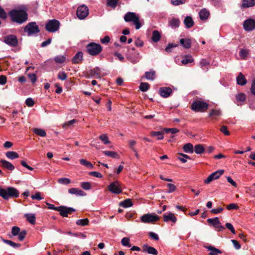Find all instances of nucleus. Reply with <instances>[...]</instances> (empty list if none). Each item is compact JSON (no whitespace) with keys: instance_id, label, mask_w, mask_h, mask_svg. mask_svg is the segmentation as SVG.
Listing matches in <instances>:
<instances>
[{"instance_id":"obj_1","label":"nucleus","mask_w":255,"mask_h":255,"mask_svg":"<svg viewBox=\"0 0 255 255\" xmlns=\"http://www.w3.org/2000/svg\"><path fill=\"white\" fill-rule=\"evenodd\" d=\"M9 15L12 21L22 24L28 19V14L23 9H12L9 12Z\"/></svg>"},{"instance_id":"obj_2","label":"nucleus","mask_w":255,"mask_h":255,"mask_svg":"<svg viewBox=\"0 0 255 255\" xmlns=\"http://www.w3.org/2000/svg\"><path fill=\"white\" fill-rule=\"evenodd\" d=\"M19 193L15 188L8 187L3 189L0 187V196L4 200H8L10 198H17Z\"/></svg>"},{"instance_id":"obj_3","label":"nucleus","mask_w":255,"mask_h":255,"mask_svg":"<svg viewBox=\"0 0 255 255\" xmlns=\"http://www.w3.org/2000/svg\"><path fill=\"white\" fill-rule=\"evenodd\" d=\"M124 20L126 22H132L136 29H139L141 26L139 17L135 12H128L126 13L124 16Z\"/></svg>"},{"instance_id":"obj_4","label":"nucleus","mask_w":255,"mask_h":255,"mask_svg":"<svg viewBox=\"0 0 255 255\" xmlns=\"http://www.w3.org/2000/svg\"><path fill=\"white\" fill-rule=\"evenodd\" d=\"M209 104L201 100L194 101L191 106V109L195 112H205L208 108Z\"/></svg>"},{"instance_id":"obj_5","label":"nucleus","mask_w":255,"mask_h":255,"mask_svg":"<svg viewBox=\"0 0 255 255\" xmlns=\"http://www.w3.org/2000/svg\"><path fill=\"white\" fill-rule=\"evenodd\" d=\"M86 50L90 55L96 56L101 52L102 47L99 44L91 42L87 45Z\"/></svg>"},{"instance_id":"obj_6","label":"nucleus","mask_w":255,"mask_h":255,"mask_svg":"<svg viewBox=\"0 0 255 255\" xmlns=\"http://www.w3.org/2000/svg\"><path fill=\"white\" fill-rule=\"evenodd\" d=\"M126 58L133 64L137 63L141 58L139 53L133 47L128 49Z\"/></svg>"},{"instance_id":"obj_7","label":"nucleus","mask_w":255,"mask_h":255,"mask_svg":"<svg viewBox=\"0 0 255 255\" xmlns=\"http://www.w3.org/2000/svg\"><path fill=\"white\" fill-rule=\"evenodd\" d=\"M24 31L27 33L28 36H31L38 33L39 28L35 22H31L25 26Z\"/></svg>"},{"instance_id":"obj_8","label":"nucleus","mask_w":255,"mask_h":255,"mask_svg":"<svg viewBox=\"0 0 255 255\" xmlns=\"http://www.w3.org/2000/svg\"><path fill=\"white\" fill-rule=\"evenodd\" d=\"M60 22L56 19L49 20L45 25V29L50 32H54L59 28Z\"/></svg>"},{"instance_id":"obj_9","label":"nucleus","mask_w":255,"mask_h":255,"mask_svg":"<svg viewBox=\"0 0 255 255\" xmlns=\"http://www.w3.org/2000/svg\"><path fill=\"white\" fill-rule=\"evenodd\" d=\"M141 221L144 223H153L159 220L158 216L154 214H146L140 217Z\"/></svg>"},{"instance_id":"obj_10","label":"nucleus","mask_w":255,"mask_h":255,"mask_svg":"<svg viewBox=\"0 0 255 255\" xmlns=\"http://www.w3.org/2000/svg\"><path fill=\"white\" fill-rule=\"evenodd\" d=\"M89 14V8L88 7L83 4L79 6L76 11V15L80 19H85Z\"/></svg>"},{"instance_id":"obj_11","label":"nucleus","mask_w":255,"mask_h":255,"mask_svg":"<svg viewBox=\"0 0 255 255\" xmlns=\"http://www.w3.org/2000/svg\"><path fill=\"white\" fill-rule=\"evenodd\" d=\"M3 42L7 45L15 47L18 44V40L16 36L12 34L7 35L4 37Z\"/></svg>"},{"instance_id":"obj_12","label":"nucleus","mask_w":255,"mask_h":255,"mask_svg":"<svg viewBox=\"0 0 255 255\" xmlns=\"http://www.w3.org/2000/svg\"><path fill=\"white\" fill-rule=\"evenodd\" d=\"M109 190L112 193L118 194L122 192L121 186L118 181L111 183L108 186Z\"/></svg>"},{"instance_id":"obj_13","label":"nucleus","mask_w":255,"mask_h":255,"mask_svg":"<svg viewBox=\"0 0 255 255\" xmlns=\"http://www.w3.org/2000/svg\"><path fill=\"white\" fill-rule=\"evenodd\" d=\"M58 212L59 214L64 217H68V214H71L73 212L75 211V210L71 207H67L64 206H60L58 207Z\"/></svg>"},{"instance_id":"obj_14","label":"nucleus","mask_w":255,"mask_h":255,"mask_svg":"<svg viewBox=\"0 0 255 255\" xmlns=\"http://www.w3.org/2000/svg\"><path fill=\"white\" fill-rule=\"evenodd\" d=\"M224 170H217L211 173L207 178L204 180V183L206 184H209L212 181L219 178V177L224 174Z\"/></svg>"},{"instance_id":"obj_15","label":"nucleus","mask_w":255,"mask_h":255,"mask_svg":"<svg viewBox=\"0 0 255 255\" xmlns=\"http://www.w3.org/2000/svg\"><path fill=\"white\" fill-rule=\"evenodd\" d=\"M243 26L246 31H252L255 29V20L249 18L244 22Z\"/></svg>"},{"instance_id":"obj_16","label":"nucleus","mask_w":255,"mask_h":255,"mask_svg":"<svg viewBox=\"0 0 255 255\" xmlns=\"http://www.w3.org/2000/svg\"><path fill=\"white\" fill-rule=\"evenodd\" d=\"M209 223L212 224L215 228H218L219 231L225 230V227L221 225V222L218 217L214 218H209L207 220Z\"/></svg>"},{"instance_id":"obj_17","label":"nucleus","mask_w":255,"mask_h":255,"mask_svg":"<svg viewBox=\"0 0 255 255\" xmlns=\"http://www.w3.org/2000/svg\"><path fill=\"white\" fill-rule=\"evenodd\" d=\"M172 92V89L170 87H163L159 88L158 93L161 97L166 98L171 95Z\"/></svg>"},{"instance_id":"obj_18","label":"nucleus","mask_w":255,"mask_h":255,"mask_svg":"<svg viewBox=\"0 0 255 255\" xmlns=\"http://www.w3.org/2000/svg\"><path fill=\"white\" fill-rule=\"evenodd\" d=\"M163 221L165 222H171L173 223H175L177 221V218L174 214L171 212H168L165 213L163 215Z\"/></svg>"},{"instance_id":"obj_19","label":"nucleus","mask_w":255,"mask_h":255,"mask_svg":"<svg viewBox=\"0 0 255 255\" xmlns=\"http://www.w3.org/2000/svg\"><path fill=\"white\" fill-rule=\"evenodd\" d=\"M142 252L152 255H157L158 252L154 248L145 245L143 246Z\"/></svg>"},{"instance_id":"obj_20","label":"nucleus","mask_w":255,"mask_h":255,"mask_svg":"<svg viewBox=\"0 0 255 255\" xmlns=\"http://www.w3.org/2000/svg\"><path fill=\"white\" fill-rule=\"evenodd\" d=\"M68 192L71 194H74L80 196H84L86 195V193L83 191L77 188L69 189Z\"/></svg>"},{"instance_id":"obj_21","label":"nucleus","mask_w":255,"mask_h":255,"mask_svg":"<svg viewBox=\"0 0 255 255\" xmlns=\"http://www.w3.org/2000/svg\"><path fill=\"white\" fill-rule=\"evenodd\" d=\"M0 163L3 168H5L9 170L12 171L14 169V165H13L10 162L7 160L1 159L0 160Z\"/></svg>"},{"instance_id":"obj_22","label":"nucleus","mask_w":255,"mask_h":255,"mask_svg":"<svg viewBox=\"0 0 255 255\" xmlns=\"http://www.w3.org/2000/svg\"><path fill=\"white\" fill-rule=\"evenodd\" d=\"M199 14L200 18L202 20H206L208 18L210 15V12L206 8H203L199 11Z\"/></svg>"},{"instance_id":"obj_23","label":"nucleus","mask_w":255,"mask_h":255,"mask_svg":"<svg viewBox=\"0 0 255 255\" xmlns=\"http://www.w3.org/2000/svg\"><path fill=\"white\" fill-rule=\"evenodd\" d=\"M83 60V53L81 51L78 52L72 58V62L74 64H78Z\"/></svg>"},{"instance_id":"obj_24","label":"nucleus","mask_w":255,"mask_h":255,"mask_svg":"<svg viewBox=\"0 0 255 255\" xmlns=\"http://www.w3.org/2000/svg\"><path fill=\"white\" fill-rule=\"evenodd\" d=\"M237 82L238 84L241 86H244L246 84L247 82V80L242 73H240L237 77Z\"/></svg>"},{"instance_id":"obj_25","label":"nucleus","mask_w":255,"mask_h":255,"mask_svg":"<svg viewBox=\"0 0 255 255\" xmlns=\"http://www.w3.org/2000/svg\"><path fill=\"white\" fill-rule=\"evenodd\" d=\"M184 23L187 28H190L194 25V21L191 16H186L184 20Z\"/></svg>"},{"instance_id":"obj_26","label":"nucleus","mask_w":255,"mask_h":255,"mask_svg":"<svg viewBox=\"0 0 255 255\" xmlns=\"http://www.w3.org/2000/svg\"><path fill=\"white\" fill-rule=\"evenodd\" d=\"M180 43L181 45L186 49H188L190 48L191 46V41L190 39H180Z\"/></svg>"},{"instance_id":"obj_27","label":"nucleus","mask_w":255,"mask_h":255,"mask_svg":"<svg viewBox=\"0 0 255 255\" xmlns=\"http://www.w3.org/2000/svg\"><path fill=\"white\" fill-rule=\"evenodd\" d=\"M205 248L211 251L209 255H218V254H222L221 251L213 246H206Z\"/></svg>"},{"instance_id":"obj_28","label":"nucleus","mask_w":255,"mask_h":255,"mask_svg":"<svg viewBox=\"0 0 255 255\" xmlns=\"http://www.w3.org/2000/svg\"><path fill=\"white\" fill-rule=\"evenodd\" d=\"M5 156L9 159H15L19 157L18 154L15 151H8L5 153Z\"/></svg>"},{"instance_id":"obj_29","label":"nucleus","mask_w":255,"mask_h":255,"mask_svg":"<svg viewBox=\"0 0 255 255\" xmlns=\"http://www.w3.org/2000/svg\"><path fill=\"white\" fill-rule=\"evenodd\" d=\"M180 22L178 18H173L169 21V25L172 28H176L179 26Z\"/></svg>"},{"instance_id":"obj_30","label":"nucleus","mask_w":255,"mask_h":255,"mask_svg":"<svg viewBox=\"0 0 255 255\" xmlns=\"http://www.w3.org/2000/svg\"><path fill=\"white\" fill-rule=\"evenodd\" d=\"M119 205L124 208L130 207L133 205L132 201L130 199H127L119 203Z\"/></svg>"},{"instance_id":"obj_31","label":"nucleus","mask_w":255,"mask_h":255,"mask_svg":"<svg viewBox=\"0 0 255 255\" xmlns=\"http://www.w3.org/2000/svg\"><path fill=\"white\" fill-rule=\"evenodd\" d=\"M183 149L184 152L186 153H192L194 152L193 145L190 143L185 144L183 146Z\"/></svg>"},{"instance_id":"obj_32","label":"nucleus","mask_w":255,"mask_h":255,"mask_svg":"<svg viewBox=\"0 0 255 255\" xmlns=\"http://www.w3.org/2000/svg\"><path fill=\"white\" fill-rule=\"evenodd\" d=\"M24 217L26 218L27 221L32 225L35 223L36 218L35 215L33 214H25Z\"/></svg>"},{"instance_id":"obj_33","label":"nucleus","mask_w":255,"mask_h":255,"mask_svg":"<svg viewBox=\"0 0 255 255\" xmlns=\"http://www.w3.org/2000/svg\"><path fill=\"white\" fill-rule=\"evenodd\" d=\"M255 5V0H243L242 6L243 7H250Z\"/></svg>"},{"instance_id":"obj_34","label":"nucleus","mask_w":255,"mask_h":255,"mask_svg":"<svg viewBox=\"0 0 255 255\" xmlns=\"http://www.w3.org/2000/svg\"><path fill=\"white\" fill-rule=\"evenodd\" d=\"M210 62L206 59H202L200 62V65L203 70L207 71Z\"/></svg>"},{"instance_id":"obj_35","label":"nucleus","mask_w":255,"mask_h":255,"mask_svg":"<svg viewBox=\"0 0 255 255\" xmlns=\"http://www.w3.org/2000/svg\"><path fill=\"white\" fill-rule=\"evenodd\" d=\"M161 38V35L159 32L157 30H154L152 34V40L154 42H157L160 40Z\"/></svg>"},{"instance_id":"obj_36","label":"nucleus","mask_w":255,"mask_h":255,"mask_svg":"<svg viewBox=\"0 0 255 255\" xmlns=\"http://www.w3.org/2000/svg\"><path fill=\"white\" fill-rule=\"evenodd\" d=\"M194 151L196 154H202L205 151V148L202 144L196 145L194 148Z\"/></svg>"},{"instance_id":"obj_37","label":"nucleus","mask_w":255,"mask_h":255,"mask_svg":"<svg viewBox=\"0 0 255 255\" xmlns=\"http://www.w3.org/2000/svg\"><path fill=\"white\" fill-rule=\"evenodd\" d=\"M155 72L153 70H150L145 73V77L147 80H153L155 79Z\"/></svg>"},{"instance_id":"obj_38","label":"nucleus","mask_w":255,"mask_h":255,"mask_svg":"<svg viewBox=\"0 0 255 255\" xmlns=\"http://www.w3.org/2000/svg\"><path fill=\"white\" fill-rule=\"evenodd\" d=\"M33 131L37 135L45 137L46 135L45 131L41 128H34L33 129Z\"/></svg>"},{"instance_id":"obj_39","label":"nucleus","mask_w":255,"mask_h":255,"mask_svg":"<svg viewBox=\"0 0 255 255\" xmlns=\"http://www.w3.org/2000/svg\"><path fill=\"white\" fill-rule=\"evenodd\" d=\"M103 153L106 156L111 157L114 158H119V154L117 152L113 151H104Z\"/></svg>"},{"instance_id":"obj_40","label":"nucleus","mask_w":255,"mask_h":255,"mask_svg":"<svg viewBox=\"0 0 255 255\" xmlns=\"http://www.w3.org/2000/svg\"><path fill=\"white\" fill-rule=\"evenodd\" d=\"M2 241L4 243L7 244V245L10 246L11 247L14 248H18L21 247V245L19 244L15 243L10 240H7L5 239H2Z\"/></svg>"},{"instance_id":"obj_41","label":"nucleus","mask_w":255,"mask_h":255,"mask_svg":"<svg viewBox=\"0 0 255 255\" xmlns=\"http://www.w3.org/2000/svg\"><path fill=\"white\" fill-rule=\"evenodd\" d=\"M89 221L87 218L79 219L76 221V224L78 226H85L89 224Z\"/></svg>"},{"instance_id":"obj_42","label":"nucleus","mask_w":255,"mask_h":255,"mask_svg":"<svg viewBox=\"0 0 255 255\" xmlns=\"http://www.w3.org/2000/svg\"><path fill=\"white\" fill-rule=\"evenodd\" d=\"M221 114L220 111L218 110H212L209 114L210 117H213L216 118V117H219Z\"/></svg>"},{"instance_id":"obj_43","label":"nucleus","mask_w":255,"mask_h":255,"mask_svg":"<svg viewBox=\"0 0 255 255\" xmlns=\"http://www.w3.org/2000/svg\"><path fill=\"white\" fill-rule=\"evenodd\" d=\"M249 54V50L246 49H242L240 51V56L242 59H246Z\"/></svg>"},{"instance_id":"obj_44","label":"nucleus","mask_w":255,"mask_h":255,"mask_svg":"<svg viewBox=\"0 0 255 255\" xmlns=\"http://www.w3.org/2000/svg\"><path fill=\"white\" fill-rule=\"evenodd\" d=\"M150 87V85L148 83L142 82L140 83L139 86V89L142 92H146L147 91Z\"/></svg>"},{"instance_id":"obj_45","label":"nucleus","mask_w":255,"mask_h":255,"mask_svg":"<svg viewBox=\"0 0 255 255\" xmlns=\"http://www.w3.org/2000/svg\"><path fill=\"white\" fill-rule=\"evenodd\" d=\"M151 135L152 136H157V139L160 140L164 138L163 132L162 131H152Z\"/></svg>"},{"instance_id":"obj_46","label":"nucleus","mask_w":255,"mask_h":255,"mask_svg":"<svg viewBox=\"0 0 255 255\" xmlns=\"http://www.w3.org/2000/svg\"><path fill=\"white\" fill-rule=\"evenodd\" d=\"M80 163L81 164L88 167L89 168H93V164L89 161L86 160L84 159H81L80 160Z\"/></svg>"},{"instance_id":"obj_47","label":"nucleus","mask_w":255,"mask_h":255,"mask_svg":"<svg viewBox=\"0 0 255 255\" xmlns=\"http://www.w3.org/2000/svg\"><path fill=\"white\" fill-rule=\"evenodd\" d=\"M194 61L193 59L191 56H185L182 60L181 62L183 65H186Z\"/></svg>"},{"instance_id":"obj_48","label":"nucleus","mask_w":255,"mask_h":255,"mask_svg":"<svg viewBox=\"0 0 255 255\" xmlns=\"http://www.w3.org/2000/svg\"><path fill=\"white\" fill-rule=\"evenodd\" d=\"M99 139L105 144L110 143L107 134H102L99 136Z\"/></svg>"},{"instance_id":"obj_49","label":"nucleus","mask_w":255,"mask_h":255,"mask_svg":"<svg viewBox=\"0 0 255 255\" xmlns=\"http://www.w3.org/2000/svg\"><path fill=\"white\" fill-rule=\"evenodd\" d=\"M179 155L180 156L178 157V159L182 163H186L187 162V159H190V156L185 154L180 153Z\"/></svg>"},{"instance_id":"obj_50","label":"nucleus","mask_w":255,"mask_h":255,"mask_svg":"<svg viewBox=\"0 0 255 255\" xmlns=\"http://www.w3.org/2000/svg\"><path fill=\"white\" fill-rule=\"evenodd\" d=\"M236 98L239 102H244L246 99V96L244 93H240L236 95Z\"/></svg>"},{"instance_id":"obj_51","label":"nucleus","mask_w":255,"mask_h":255,"mask_svg":"<svg viewBox=\"0 0 255 255\" xmlns=\"http://www.w3.org/2000/svg\"><path fill=\"white\" fill-rule=\"evenodd\" d=\"M118 1L119 0H107V4L114 8L117 6Z\"/></svg>"},{"instance_id":"obj_52","label":"nucleus","mask_w":255,"mask_h":255,"mask_svg":"<svg viewBox=\"0 0 255 255\" xmlns=\"http://www.w3.org/2000/svg\"><path fill=\"white\" fill-rule=\"evenodd\" d=\"M58 182L60 184L67 185L70 183L71 180L67 178H61L58 179Z\"/></svg>"},{"instance_id":"obj_53","label":"nucleus","mask_w":255,"mask_h":255,"mask_svg":"<svg viewBox=\"0 0 255 255\" xmlns=\"http://www.w3.org/2000/svg\"><path fill=\"white\" fill-rule=\"evenodd\" d=\"M65 61V57L63 55H58L55 57V61L57 63H62Z\"/></svg>"},{"instance_id":"obj_54","label":"nucleus","mask_w":255,"mask_h":255,"mask_svg":"<svg viewBox=\"0 0 255 255\" xmlns=\"http://www.w3.org/2000/svg\"><path fill=\"white\" fill-rule=\"evenodd\" d=\"M81 187L84 190H90L91 188V183L89 182H83L81 183Z\"/></svg>"},{"instance_id":"obj_55","label":"nucleus","mask_w":255,"mask_h":255,"mask_svg":"<svg viewBox=\"0 0 255 255\" xmlns=\"http://www.w3.org/2000/svg\"><path fill=\"white\" fill-rule=\"evenodd\" d=\"M7 15L4 9L0 6V18L2 19H6L7 18Z\"/></svg>"},{"instance_id":"obj_56","label":"nucleus","mask_w":255,"mask_h":255,"mask_svg":"<svg viewBox=\"0 0 255 255\" xmlns=\"http://www.w3.org/2000/svg\"><path fill=\"white\" fill-rule=\"evenodd\" d=\"M121 243L123 246L130 247L131 245L129 244V239L127 237H125L122 239Z\"/></svg>"},{"instance_id":"obj_57","label":"nucleus","mask_w":255,"mask_h":255,"mask_svg":"<svg viewBox=\"0 0 255 255\" xmlns=\"http://www.w3.org/2000/svg\"><path fill=\"white\" fill-rule=\"evenodd\" d=\"M26 235V231L23 230V231L20 232L17 236H18V240L20 241H22L24 239Z\"/></svg>"},{"instance_id":"obj_58","label":"nucleus","mask_w":255,"mask_h":255,"mask_svg":"<svg viewBox=\"0 0 255 255\" xmlns=\"http://www.w3.org/2000/svg\"><path fill=\"white\" fill-rule=\"evenodd\" d=\"M76 122V120L73 119V120H70V121L63 124L62 125V127L64 128H67L68 127H69L70 126L72 125L73 124H75Z\"/></svg>"},{"instance_id":"obj_59","label":"nucleus","mask_w":255,"mask_h":255,"mask_svg":"<svg viewBox=\"0 0 255 255\" xmlns=\"http://www.w3.org/2000/svg\"><path fill=\"white\" fill-rule=\"evenodd\" d=\"M20 229L17 226H14L11 229V234L13 236H17L20 232Z\"/></svg>"},{"instance_id":"obj_60","label":"nucleus","mask_w":255,"mask_h":255,"mask_svg":"<svg viewBox=\"0 0 255 255\" xmlns=\"http://www.w3.org/2000/svg\"><path fill=\"white\" fill-rule=\"evenodd\" d=\"M227 209L229 210H237L239 208V206L235 203H231L226 207Z\"/></svg>"},{"instance_id":"obj_61","label":"nucleus","mask_w":255,"mask_h":255,"mask_svg":"<svg viewBox=\"0 0 255 255\" xmlns=\"http://www.w3.org/2000/svg\"><path fill=\"white\" fill-rule=\"evenodd\" d=\"M220 131L225 135L228 136L230 134V132L228 130L227 127L226 126H222L220 128Z\"/></svg>"},{"instance_id":"obj_62","label":"nucleus","mask_w":255,"mask_h":255,"mask_svg":"<svg viewBox=\"0 0 255 255\" xmlns=\"http://www.w3.org/2000/svg\"><path fill=\"white\" fill-rule=\"evenodd\" d=\"M31 198L33 200L35 199L37 200H40L43 199V198L41 196V193L39 192H37L34 195H32Z\"/></svg>"},{"instance_id":"obj_63","label":"nucleus","mask_w":255,"mask_h":255,"mask_svg":"<svg viewBox=\"0 0 255 255\" xmlns=\"http://www.w3.org/2000/svg\"><path fill=\"white\" fill-rule=\"evenodd\" d=\"M167 187H168V190L167 191L168 193H172L174 191H175L176 189V187L175 185L171 184V183H168L167 184Z\"/></svg>"},{"instance_id":"obj_64","label":"nucleus","mask_w":255,"mask_h":255,"mask_svg":"<svg viewBox=\"0 0 255 255\" xmlns=\"http://www.w3.org/2000/svg\"><path fill=\"white\" fill-rule=\"evenodd\" d=\"M25 103L28 107H31L34 105V102L32 98H28L25 100Z\"/></svg>"}]
</instances>
